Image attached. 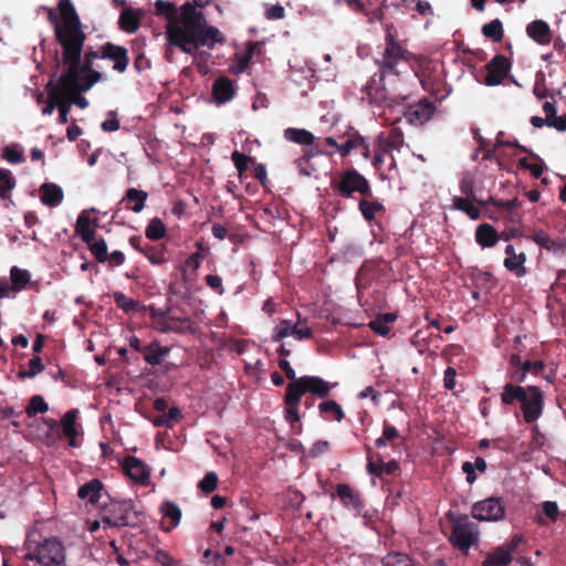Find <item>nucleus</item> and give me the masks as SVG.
Returning <instances> with one entry per match:
<instances>
[{"label": "nucleus", "instance_id": "nucleus-1", "mask_svg": "<svg viewBox=\"0 0 566 566\" xmlns=\"http://www.w3.org/2000/svg\"><path fill=\"white\" fill-rule=\"evenodd\" d=\"M155 13L167 20L168 44L179 48L184 53L192 54L200 46L213 49L217 43L226 42L220 30L209 25L205 14L190 2H186L178 10L172 2L157 0Z\"/></svg>", "mask_w": 566, "mask_h": 566}, {"label": "nucleus", "instance_id": "nucleus-2", "mask_svg": "<svg viewBox=\"0 0 566 566\" xmlns=\"http://www.w3.org/2000/svg\"><path fill=\"white\" fill-rule=\"evenodd\" d=\"M385 42V51L381 59L377 61L379 73L371 76L365 85L364 92L370 104L395 108L411 96L398 67L409 64L412 53L403 48L390 32H387Z\"/></svg>", "mask_w": 566, "mask_h": 566}, {"label": "nucleus", "instance_id": "nucleus-3", "mask_svg": "<svg viewBox=\"0 0 566 566\" xmlns=\"http://www.w3.org/2000/svg\"><path fill=\"white\" fill-rule=\"evenodd\" d=\"M85 41L86 34H83L59 44L62 49L64 65V72L60 77L63 84H72L77 92H88L103 78V74L93 69L94 61L101 59V50L94 51L90 48L84 52L82 59Z\"/></svg>", "mask_w": 566, "mask_h": 566}, {"label": "nucleus", "instance_id": "nucleus-4", "mask_svg": "<svg viewBox=\"0 0 566 566\" xmlns=\"http://www.w3.org/2000/svg\"><path fill=\"white\" fill-rule=\"evenodd\" d=\"M332 189L342 198H352L355 192L363 197H373V189L368 179L350 168L343 171L339 177H335L331 181Z\"/></svg>", "mask_w": 566, "mask_h": 566}, {"label": "nucleus", "instance_id": "nucleus-5", "mask_svg": "<svg viewBox=\"0 0 566 566\" xmlns=\"http://www.w3.org/2000/svg\"><path fill=\"white\" fill-rule=\"evenodd\" d=\"M61 23L56 24V42L62 44L85 34L83 24L71 0L59 1Z\"/></svg>", "mask_w": 566, "mask_h": 566}, {"label": "nucleus", "instance_id": "nucleus-6", "mask_svg": "<svg viewBox=\"0 0 566 566\" xmlns=\"http://www.w3.org/2000/svg\"><path fill=\"white\" fill-rule=\"evenodd\" d=\"M27 560H36L41 566H63L66 555L61 541L55 537L45 539L39 544L36 551L24 556Z\"/></svg>", "mask_w": 566, "mask_h": 566}, {"label": "nucleus", "instance_id": "nucleus-7", "mask_svg": "<svg viewBox=\"0 0 566 566\" xmlns=\"http://www.w3.org/2000/svg\"><path fill=\"white\" fill-rule=\"evenodd\" d=\"M106 511L107 513L103 516V522L109 526L135 527L138 526L142 521L140 513L137 512L130 500L113 502Z\"/></svg>", "mask_w": 566, "mask_h": 566}, {"label": "nucleus", "instance_id": "nucleus-8", "mask_svg": "<svg viewBox=\"0 0 566 566\" xmlns=\"http://www.w3.org/2000/svg\"><path fill=\"white\" fill-rule=\"evenodd\" d=\"M449 539L454 547L468 553L469 548L479 539L476 525L469 521L467 515L459 516L453 523Z\"/></svg>", "mask_w": 566, "mask_h": 566}, {"label": "nucleus", "instance_id": "nucleus-9", "mask_svg": "<svg viewBox=\"0 0 566 566\" xmlns=\"http://www.w3.org/2000/svg\"><path fill=\"white\" fill-rule=\"evenodd\" d=\"M337 384H332L318 376H302L298 377L294 382H290L287 387L296 392L300 398L305 394H312L315 397L324 399L329 396L331 390L336 387Z\"/></svg>", "mask_w": 566, "mask_h": 566}, {"label": "nucleus", "instance_id": "nucleus-10", "mask_svg": "<svg viewBox=\"0 0 566 566\" xmlns=\"http://www.w3.org/2000/svg\"><path fill=\"white\" fill-rule=\"evenodd\" d=\"M472 517L479 521L497 522L504 518L505 506L500 497H488L472 505Z\"/></svg>", "mask_w": 566, "mask_h": 566}, {"label": "nucleus", "instance_id": "nucleus-11", "mask_svg": "<svg viewBox=\"0 0 566 566\" xmlns=\"http://www.w3.org/2000/svg\"><path fill=\"white\" fill-rule=\"evenodd\" d=\"M521 411L526 423H534L542 417L544 411V394L539 387L530 386V394L521 405Z\"/></svg>", "mask_w": 566, "mask_h": 566}, {"label": "nucleus", "instance_id": "nucleus-12", "mask_svg": "<svg viewBox=\"0 0 566 566\" xmlns=\"http://www.w3.org/2000/svg\"><path fill=\"white\" fill-rule=\"evenodd\" d=\"M436 112V105L428 98H421L417 103L403 107L402 115L413 126H422L429 122Z\"/></svg>", "mask_w": 566, "mask_h": 566}, {"label": "nucleus", "instance_id": "nucleus-13", "mask_svg": "<svg viewBox=\"0 0 566 566\" xmlns=\"http://www.w3.org/2000/svg\"><path fill=\"white\" fill-rule=\"evenodd\" d=\"M511 61L502 54H496L486 65V75L484 83L488 86L500 85L511 70Z\"/></svg>", "mask_w": 566, "mask_h": 566}, {"label": "nucleus", "instance_id": "nucleus-14", "mask_svg": "<svg viewBox=\"0 0 566 566\" xmlns=\"http://www.w3.org/2000/svg\"><path fill=\"white\" fill-rule=\"evenodd\" d=\"M101 59L113 61V70L118 73H125L129 65L128 50L112 42L101 46Z\"/></svg>", "mask_w": 566, "mask_h": 566}, {"label": "nucleus", "instance_id": "nucleus-15", "mask_svg": "<svg viewBox=\"0 0 566 566\" xmlns=\"http://www.w3.org/2000/svg\"><path fill=\"white\" fill-rule=\"evenodd\" d=\"M123 470L136 483L146 485L149 482L150 471L147 465L138 458L127 455L123 462Z\"/></svg>", "mask_w": 566, "mask_h": 566}, {"label": "nucleus", "instance_id": "nucleus-16", "mask_svg": "<svg viewBox=\"0 0 566 566\" xmlns=\"http://www.w3.org/2000/svg\"><path fill=\"white\" fill-rule=\"evenodd\" d=\"M78 416L77 409H71L61 418V432L63 438L67 440V444L71 448H77V436L78 429L76 426V419Z\"/></svg>", "mask_w": 566, "mask_h": 566}, {"label": "nucleus", "instance_id": "nucleus-17", "mask_svg": "<svg viewBox=\"0 0 566 566\" xmlns=\"http://www.w3.org/2000/svg\"><path fill=\"white\" fill-rule=\"evenodd\" d=\"M405 143V136L400 128L392 127L388 135L385 137L384 134H380L378 137L377 146L382 153H387L391 156L392 165H395V158L391 155L392 150H400Z\"/></svg>", "mask_w": 566, "mask_h": 566}, {"label": "nucleus", "instance_id": "nucleus-18", "mask_svg": "<svg viewBox=\"0 0 566 566\" xmlns=\"http://www.w3.org/2000/svg\"><path fill=\"white\" fill-rule=\"evenodd\" d=\"M143 12L132 7L122 10L118 18V27L122 31L133 34L140 27Z\"/></svg>", "mask_w": 566, "mask_h": 566}, {"label": "nucleus", "instance_id": "nucleus-19", "mask_svg": "<svg viewBox=\"0 0 566 566\" xmlns=\"http://www.w3.org/2000/svg\"><path fill=\"white\" fill-rule=\"evenodd\" d=\"M235 94L232 81L227 76L218 77L212 85V95L218 104L230 102Z\"/></svg>", "mask_w": 566, "mask_h": 566}, {"label": "nucleus", "instance_id": "nucleus-20", "mask_svg": "<svg viewBox=\"0 0 566 566\" xmlns=\"http://www.w3.org/2000/svg\"><path fill=\"white\" fill-rule=\"evenodd\" d=\"M147 199L148 193L145 190L128 188L120 203H125L127 210L139 213L144 210Z\"/></svg>", "mask_w": 566, "mask_h": 566}, {"label": "nucleus", "instance_id": "nucleus-21", "mask_svg": "<svg viewBox=\"0 0 566 566\" xmlns=\"http://www.w3.org/2000/svg\"><path fill=\"white\" fill-rule=\"evenodd\" d=\"M527 35L539 45H547L552 41V32L547 22L535 20L526 27Z\"/></svg>", "mask_w": 566, "mask_h": 566}, {"label": "nucleus", "instance_id": "nucleus-22", "mask_svg": "<svg viewBox=\"0 0 566 566\" xmlns=\"http://www.w3.org/2000/svg\"><path fill=\"white\" fill-rule=\"evenodd\" d=\"M159 331L163 333L174 332L178 334H193V323L189 317L169 316L161 323Z\"/></svg>", "mask_w": 566, "mask_h": 566}, {"label": "nucleus", "instance_id": "nucleus-23", "mask_svg": "<svg viewBox=\"0 0 566 566\" xmlns=\"http://www.w3.org/2000/svg\"><path fill=\"white\" fill-rule=\"evenodd\" d=\"M41 201L48 207H57L64 199L63 189L53 182H45L40 187Z\"/></svg>", "mask_w": 566, "mask_h": 566}, {"label": "nucleus", "instance_id": "nucleus-24", "mask_svg": "<svg viewBox=\"0 0 566 566\" xmlns=\"http://www.w3.org/2000/svg\"><path fill=\"white\" fill-rule=\"evenodd\" d=\"M301 399L302 398H300L296 392L286 386L284 395L285 420L291 424H294L301 420V415L298 412Z\"/></svg>", "mask_w": 566, "mask_h": 566}, {"label": "nucleus", "instance_id": "nucleus-25", "mask_svg": "<svg viewBox=\"0 0 566 566\" xmlns=\"http://www.w3.org/2000/svg\"><path fill=\"white\" fill-rule=\"evenodd\" d=\"M499 239L497 231L490 223H482L475 229V241L483 249L493 248Z\"/></svg>", "mask_w": 566, "mask_h": 566}, {"label": "nucleus", "instance_id": "nucleus-26", "mask_svg": "<svg viewBox=\"0 0 566 566\" xmlns=\"http://www.w3.org/2000/svg\"><path fill=\"white\" fill-rule=\"evenodd\" d=\"M160 512L163 513L164 520L169 522L168 525H165V522H163V528L166 532H169L179 525L181 518V510L177 503L172 501L163 502L160 505Z\"/></svg>", "mask_w": 566, "mask_h": 566}, {"label": "nucleus", "instance_id": "nucleus-27", "mask_svg": "<svg viewBox=\"0 0 566 566\" xmlns=\"http://www.w3.org/2000/svg\"><path fill=\"white\" fill-rule=\"evenodd\" d=\"M70 91H75L72 84L61 81V96L59 97V124H66L69 122V113L72 106V98H70Z\"/></svg>", "mask_w": 566, "mask_h": 566}, {"label": "nucleus", "instance_id": "nucleus-28", "mask_svg": "<svg viewBox=\"0 0 566 566\" xmlns=\"http://www.w3.org/2000/svg\"><path fill=\"white\" fill-rule=\"evenodd\" d=\"M358 209L368 222L375 220L377 213L385 212V206L378 199H374V196L361 197L358 201Z\"/></svg>", "mask_w": 566, "mask_h": 566}, {"label": "nucleus", "instance_id": "nucleus-29", "mask_svg": "<svg viewBox=\"0 0 566 566\" xmlns=\"http://www.w3.org/2000/svg\"><path fill=\"white\" fill-rule=\"evenodd\" d=\"M473 203L474 200L472 197H459L454 196L452 198V208L465 213L471 220H478L481 218V211Z\"/></svg>", "mask_w": 566, "mask_h": 566}, {"label": "nucleus", "instance_id": "nucleus-30", "mask_svg": "<svg viewBox=\"0 0 566 566\" xmlns=\"http://www.w3.org/2000/svg\"><path fill=\"white\" fill-rule=\"evenodd\" d=\"M168 353L169 348L161 347L155 342L145 346L143 349L144 359L151 366L160 365Z\"/></svg>", "mask_w": 566, "mask_h": 566}, {"label": "nucleus", "instance_id": "nucleus-31", "mask_svg": "<svg viewBox=\"0 0 566 566\" xmlns=\"http://www.w3.org/2000/svg\"><path fill=\"white\" fill-rule=\"evenodd\" d=\"M337 496L345 506H350L355 510H360L363 503L359 495L348 484H338L336 488Z\"/></svg>", "mask_w": 566, "mask_h": 566}, {"label": "nucleus", "instance_id": "nucleus-32", "mask_svg": "<svg viewBox=\"0 0 566 566\" xmlns=\"http://www.w3.org/2000/svg\"><path fill=\"white\" fill-rule=\"evenodd\" d=\"M103 483L97 479H93L78 489L77 495L80 499H87L92 504H95L101 497Z\"/></svg>", "mask_w": 566, "mask_h": 566}, {"label": "nucleus", "instance_id": "nucleus-33", "mask_svg": "<svg viewBox=\"0 0 566 566\" xmlns=\"http://www.w3.org/2000/svg\"><path fill=\"white\" fill-rule=\"evenodd\" d=\"M459 189L463 196L472 197L480 207L486 206V200L479 199L475 196V178L471 172H464L459 182Z\"/></svg>", "mask_w": 566, "mask_h": 566}, {"label": "nucleus", "instance_id": "nucleus-34", "mask_svg": "<svg viewBox=\"0 0 566 566\" xmlns=\"http://www.w3.org/2000/svg\"><path fill=\"white\" fill-rule=\"evenodd\" d=\"M318 410L326 420L334 419L340 422L345 418V412L342 406L335 400L322 401L318 405Z\"/></svg>", "mask_w": 566, "mask_h": 566}, {"label": "nucleus", "instance_id": "nucleus-35", "mask_svg": "<svg viewBox=\"0 0 566 566\" xmlns=\"http://www.w3.org/2000/svg\"><path fill=\"white\" fill-rule=\"evenodd\" d=\"M541 510H542V513L544 514V516L537 515L535 517V522L541 526H545L547 524V521L556 522L559 517L558 504L554 501L542 502Z\"/></svg>", "mask_w": 566, "mask_h": 566}, {"label": "nucleus", "instance_id": "nucleus-36", "mask_svg": "<svg viewBox=\"0 0 566 566\" xmlns=\"http://www.w3.org/2000/svg\"><path fill=\"white\" fill-rule=\"evenodd\" d=\"M166 245L163 243L158 244H145L143 248V254L155 265H161L167 262Z\"/></svg>", "mask_w": 566, "mask_h": 566}, {"label": "nucleus", "instance_id": "nucleus-37", "mask_svg": "<svg viewBox=\"0 0 566 566\" xmlns=\"http://www.w3.org/2000/svg\"><path fill=\"white\" fill-rule=\"evenodd\" d=\"M284 137L298 145L310 146L314 143V135L303 128H287L284 130Z\"/></svg>", "mask_w": 566, "mask_h": 566}, {"label": "nucleus", "instance_id": "nucleus-38", "mask_svg": "<svg viewBox=\"0 0 566 566\" xmlns=\"http://www.w3.org/2000/svg\"><path fill=\"white\" fill-rule=\"evenodd\" d=\"M75 231L85 243H91V241L94 240L95 230L91 227V219L85 214V212H82L78 216Z\"/></svg>", "mask_w": 566, "mask_h": 566}, {"label": "nucleus", "instance_id": "nucleus-39", "mask_svg": "<svg viewBox=\"0 0 566 566\" xmlns=\"http://www.w3.org/2000/svg\"><path fill=\"white\" fill-rule=\"evenodd\" d=\"M486 462L483 458L476 457L474 463L465 461L462 463V471L465 473V480L469 484H473L476 481L475 470L483 473L486 471Z\"/></svg>", "mask_w": 566, "mask_h": 566}, {"label": "nucleus", "instance_id": "nucleus-40", "mask_svg": "<svg viewBox=\"0 0 566 566\" xmlns=\"http://www.w3.org/2000/svg\"><path fill=\"white\" fill-rule=\"evenodd\" d=\"M46 91L49 93V101L46 106L43 108V114L51 115L54 108L57 106L59 97L61 96V77H59L55 84L51 80L46 84Z\"/></svg>", "mask_w": 566, "mask_h": 566}, {"label": "nucleus", "instance_id": "nucleus-41", "mask_svg": "<svg viewBox=\"0 0 566 566\" xmlns=\"http://www.w3.org/2000/svg\"><path fill=\"white\" fill-rule=\"evenodd\" d=\"M166 226L158 217L153 218L145 229L146 238L154 241L163 239L166 235Z\"/></svg>", "mask_w": 566, "mask_h": 566}, {"label": "nucleus", "instance_id": "nucleus-42", "mask_svg": "<svg viewBox=\"0 0 566 566\" xmlns=\"http://www.w3.org/2000/svg\"><path fill=\"white\" fill-rule=\"evenodd\" d=\"M363 145V136L358 132L348 134L344 143L339 144L338 153L342 157L348 156L354 149H358Z\"/></svg>", "mask_w": 566, "mask_h": 566}, {"label": "nucleus", "instance_id": "nucleus-43", "mask_svg": "<svg viewBox=\"0 0 566 566\" xmlns=\"http://www.w3.org/2000/svg\"><path fill=\"white\" fill-rule=\"evenodd\" d=\"M526 261L525 253H520L517 256H511L504 259V266L510 271L513 272L516 276L521 277L526 274V269L524 266V263Z\"/></svg>", "mask_w": 566, "mask_h": 566}, {"label": "nucleus", "instance_id": "nucleus-44", "mask_svg": "<svg viewBox=\"0 0 566 566\" xmlns=\"http://www.w3.org/2000/svg\"><path fill=\"white\" fill-rule=\"evenodd\" d=\"M367 452V470L370 474L381 476L384 467V458L379 453L373 452L369 446H366Z\"/></svg>", "mask_w": 566, "mask_h": 566}, {"label": "nucleus", "instance_id": "nucleus-45", "mask_svg": "<svg viewBox=\"0 0 566 566\" xmlns=\"http://www.w3.org/2000/svg\"><path fill=\"white\" fill-rule=\"evenodd\" d=\"M113 297L116 306L125 313L137 312L139 310V302L126 296L123 292H114Z\"/></svg>", "mask_w": 566, "mask_h": 566}, {"label": "nucleus", "instance_id": "nucleus-46", "mask_svg": "<svg viewBox=\"0 0 566 566\" xmlns=\"http://www.w3.org/2000/svg\"><path fill=\"white\" fill-rule=\"evenodd\" d=\"M482 34L485 38L493 40L494 42L502 41L504 32H503V24H502L501 20L494 19L491 22L485 23L482 27Z\"/></svg>", "mask_w": 566, "mask_h": 566}, {"label": "nucleus", "instance_id": "nucleus-47", "mask_svg": "<svg viewBox=\"0 0 566 566\" xmlns=\"http://www.w3.org/2000/svg\"><path fill=\"white\" fill-rule=\"evenodd\" d=\"M10 279L12 282L13 291L18 292L25 289L27 284L30 281V273L27 270L13 266L10 271Z\"/></svg>", "mask_w": 566, "mask_h": 566}, {"label": "nucleus", "instance_id": "nucleus-48", "mask_svg": "<svg viewBox=\"0 0 566 566\" xmlns=\"http://www.w3.org/2000/svg\"><path fill=\"white\" fill-rule=\"evenodd\" d=\"M91 253L94 255L98 263H104L108 260L107 244L103 238L95 239L91 243H86Z\"/></svg>", "mask_w": 566, "mask_h": 566}, {"label": "nucleus", "instance_id": "nucleus-49", "mask_svg": "<svg viewBox=\"0 0 566 566\" xmlns=\"http://www.w3.org/2000/svg\"><path fill=\"white\" fill-rule=\"evenodd\" d=\"M15 187V179L9 169L0 168V195L2 199L10 197L12 189Z\"/></svg>", "mask_w": 566, "mask_h": 566}, {"label": "nucleus", "instance_id": "nucleus-50", "mask_svg": "<svg viewBox=\"0 0 566 566\" xmlns=\"http://www.w3.org/2000/svg\"><path fill=\"white\" fill-rule=\"evenodd\" d=\"M521 385L514 382H506L503 386V390L501 392V402L504 406H513L517 402V395L521 392Z\"/></svg>", "mask_w": 566, "mask_h": 566}, {"label": "nucleus", "instance_id": "nucleus-51", "mask_svg": "<svg viewBox=\"0 0 566 566\" xmlns=\"http://www.w3.org/2000/svg\"><path fill=\"white\" fill-rule=\"evenodd\" d=\"M486 205H493L497 208H502L503 210H505L506 212H509L511 214V220L514 221L515 220L514 211L522 206V202L517 198L504 201V200L495 199L494 197H490L486 200Z\"/></svg>", "mask_w": 566, "mask_h": 566}, {"label": "nucleus", "instance_id": "nucleus-52", "mask_svg": "<svg viewBox=\"0 0 566 566\" xmlns=\"http://www.w3.org/2000/svg\"><path fill=\"white\" fill-rule=\"evenodd\" d=\"M255 50H259V43L250 42L243 53L235 55L238 72H243L249 66Z\"/></svg>", "mask_w": 566, "mask_h": 566}, {"label": "nucleus", "instance_id": "nucleus-53", "mask_svg": "<svg viewBox=\"0 0 566 566\" xmlns=\"http://www.w3.org/2000/svg\"><path fill=\"white\" fill-rule=\"evenodd\" d=\"M49 410V405L44 398L40 395H35L30 399V402L25 409L28 417H34L38 413H44Z\"/></svg>", "mask_w": 566, "mask_h": 566}, {"label": "nucleus", "instance_id": "nucleus-54", "mask_svg": "<svg viewBox=\"0 0 566 566\" xmlns=\"http://www.w3.org/2000/svg\"><path fill=\"white\" fill-rule=\"evenodd\" d=\"M44 370V365L42 363V359L34 355L30 360H29V369L28 370H20L18 373V377L20 379H24V378H33L35 377L38 374L42 373Z\"/></svg>", "mask_w": 566, "mask_h": 566}, {"label": "nucleus", "instance_id": "nucleus-55", "mask_svg": "<svg viewBox=\"0 0 566 566\" xmlns=\"http://www.w3.org/2000/svg\"><path fill=\"white\" fill-rule=\"evenodd\" d=\"M381 563L384 566H412L410 557L403 553H389Z\"/></svg>", "mask_w": 566, "mask_h": 566}, {"label": "nucleus", "instance_id": "nucleus-56", "mask_svg": "<svg viewBox=\"0 0 566 566\" xmlns=\"http://www.w3.org/2000/svg\"><path fill=\"white\" fill-rule=\"evenodd\" d=\"M314 156L312 150L306 151L302 157L295 160V165L298 169V172L302 176L310 177L315 171L313 164L311 163V158Z\"/></svg>", "mask_w": 566, "mask_h": 566}, {"label": "nucleus", "instance_id": "nucleus-57", "mask_svg": "<svg viewBox=\"0 0 566 566\" xmlns=\"http://www.w3.org/2000/svg\"><path fill=\"white\" fill-rule=\"evenodd\" d=\"M19 145H9L2 149V157L10 164H22L25 161L23 153L18 148Z\"/></svg>", "mask_w": 566, "mask_h": 566}, {"label": "nucleus", "instance_id": "nucleus-58", "mask_svg": "<svg viewBox=\"0 0 566 566\" xmlns=\"http://www.w3.org/2000/svg\"><path fill=\"white\" fill-rule=\"evenodd\" d=\"M294 325L291 321L283 319L280 326H276L272 334V342L279 343L287 336H292Z\"/></svg>", "mask_w": 566, "mask_h": 566}, {"label": "nucleus", "instance_id": "nucleus-59", "mask_svg": "<svg viewBox=\"0 0 566 566\" xmlns=\"http://www.w3.org/2000/svg\"><path fill=\"white\" fill-rule=\"evenodd\" d=\"M218 481H219V478L216 472H213V471L207 472L205 474L203 479L199 482L198 488L203 493L208 494V493L213 492L217 489Z\"/></svg>", "mask_w": 566, "mask_h": 566}, {"label": "nucleus", "instance_id": "nucleus-60", "mask_svg": "<svg viewBox=\"0 0 566 566\" xmlns=\"http://www.w3.org/2000/svg\"><path fill=\"white\" fill-rule=\"evenodd\" d=\"M473 135H474V139L479 143V149H481V151L483 153V156H482V159L483 160H492L495 156V147L493 148H489L488 145H489V142L483 138L480 133H479V129H473Z\"/></svg>", "mask_w": 566, "mask_h": 566}, {"label": "nucleus", "instance_id": "nucleus-61", "mask_svg": "<svg viewBox=\"0 0 566 566\" xmlns=\"http://www.w3.org/2000/svg\"><path fill=\"white\" fill-rule=\"evenodd\" d=\"M531 239L536 243L538 244L539 247L546 249V250H553L555 249L556 247V242L549 238V235L541 230V231H535Z\"/></svg>", "mask_w": 566, "mask_h": 566}, {"label": "nucleus", "instance_id": "nucleus-62", "mask_svg": "<svg viewBox=\"0 0 566 566\" xmlns=\"http://www.w3.org/2000/svg\"><path fill=\"white\" fill-rule=\"evenodd\" d=\"M231 159L240 175L247 171L249 163L252 161V158L250 156L240 153L239 150H234L232 153Z\"/></svg>", "mask_w": 566, "mask_h": 566}, {"label": "nucleus", "instance_id": "nucleus-63", "mask_svg": "<svg viewBox=\"0 0 566 566\" xmlns=\"http://www.w3.org/2000/svg\"><path fill=\"white\" fill-rule=\"evenodd\" d=\"M148 312H149V315L151 317V319H154L158 326V328L161 326V323L165 322V319H167L169 317L168 313L170 311L169 307L167 308H158L154 305H149L147 307Z\"/></svg>", "mask_w": 566, "mask_h": 566}, {"label": "nucleus", "instance_id": "nucleus-64", "mask_svg": "<svg viewBox=\"0 0 566 566\" xmlns=\"http://www.w3.org/2000/svg\"><path fill=\"white\" fill-rule=\"evenodd\" d=\"M368 327L380 336H388L390 333L389 325L385 324L378 316L368 323Z\"/></svg>", "mask_w": 566, "mask_h": 566}]
</instances>
